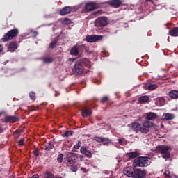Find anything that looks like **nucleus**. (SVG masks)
Returning a JSON list of instances; mask_svg holds the SVG:
<instances>
[{
	"mask_svg": "<svg viewBox=\"0 0 178 178\" xmlns=\"http://www.w3.org/2000/svg\"><path fill=\"white\" fill-rule=\"evenodd\" d=\"M84 66L88 67V69H91V63L87 59L77 60L73 69L74 74H83V73H87L88 70H86Z\"/></svg>",
	"mask_w": 178,
	"mask_h": 178,
	"instance_id": "f257e3e1",
	"label": "nucleus"
},
{
	"mask_svg": "<svg viewBox=\"0 0 178 178\" xmlns=\"http://www.w3.org/2000/svg\"><path fill=\"white\" fill-rule=\"evenodd\" d=\"M154 126H155V124L149 121H145L142 124L133 122L131 124V129L133 131H136V133L140 131V133H143V134H147V133L149 131V127H153Z\"/></svg>",
	"mask_w": 178,
	"mask_h": 178,
	"instance_id": "f03ea898",
	"label": "nucleus"
},
{
	"mask_svg": "<svg viewBox=\"0 0 178 178\" xmlns=\"http://www.w3.org/2000/svg\"><path fill=\"white\" fill-rule=\"evenodd\" d=\"M133 165L140 168H147V166H149V159L144 156L137 157L134 159Z\"/></svg>",
	"mask_w": 178,
	"mask_h": 178,
	"instance_id": "7ed1b4c3",
	"label": "nucleus"
},
{
	"mask_svg": "<svg viewBox=\"0 0 178 178\" xmlns=\"http://www.w3.org/2000/svg\"><path fill=\"white\" fill-rule=\"evenodd\" d=\"M171 147L170 146H168V145H159L156 147V151H158V152H160V154H161V156L162 158H163L164 159H169V158H170V151Z\"/></svg>",
	"mask_w": 178,
	"mask_h": 178,
	"instance_id": "20e7f679",
	"label": "nucleus"
},
{
	"mask_svg": "<svg viewBox=\"0 0 178 178\" xmlns=\"http://www.w3.org/2000/svg\"><path fill=\"white\" fill-rule=\"evenodd\" d=\"M19 34V29L15 28L13 29L10 30L2 38L1 41L3 42H6L12 40V38H15Z\"/></svg>",
	"mask_w": 178,
	"mask_h": 178,
	"instance_id": "39448f33",
	"label": "nucleus"
},
{
	"mask_svg": "<svg viewBox=\"0 0 178 178\" xmlns=\"http://www.w3.org/2000/svg\"><path fill=\"white\" fill-rule=\"evenodd\" d=\"M81 51H85L86 52H87V51H88V49L84 44H81L79 46L74 45L71 49L70 54L71 55H74L75 56H77L79 54H80Z\"/></svg>",
	"mask_w": 178,
	"mask_h": 178,
	"instance_id": "423d86ee",
	"label": "nucleus"
},
{
	"mask_svg": "<svg viewBox=\"0 0 178 178\" xmlns=\"http://www.w3.org/2000/svg\"><path fill=\"white\" fill-rule=\"evenodd\" d=\"M147 176V170L141 168H135L134 178H145Z\"/></svg>",
	"mask_w": 178,
	"mask_h": 178,
	"instance_id": "0eeeda50",
	"label": "nucleus"
},
{
	"mask_svg": "<svg viewBox=\"0 0 178 178\" xmlns=\"http://www.w3.org/2000/svg\"><path fill=\"white\" fill-rule=\"evenodd\" d=\"M102 35H89L86 38V42H97L98 41H101L102 40Z\"/></svg>",
	"mask_w": 178,
	"mask_h": 178,
	"instance_id": "6e6552de",
	"label": "nucleus"
},
{
	"mask_svg": "<svg viewBox=\"0 0 178 178\" xmlns=\"http://www.w3.org/2000/svg\"><path fill=\"white\" fill-rule=\"evenodd\" d=\"M96 24L99 27H105V26L108 25V18H106V17L97 18L96 20Z\"/></svg>",
	"mask_w": 178,
	"mask_h": 178,
	"instance_id": "1a4fd4ad",
	"label": "nucleus"
},
{
	"mask_svg": "<svg viewBox=\"0 0 178 178\" xmlns=\"http://www.w3.org/2000/svg\"><path fill=\"white\" fill-rule=\"evenodd\" d=\"M136 170V168H131V167H127L124 169L123 173L125 176H127V177H134V172Z\"/></svg>",
	"mask_w": 178,
	"mask_h": 178,
	"instance_id": "9d476101",
	"label": "nucleus"
},
{
	"mask_svg": "<svg viewBox=\"0 0 178 178\" xmlns=\"http://www.w3.org/2000/svg\"><path fill=\"white\" fill-rule=\"evenodd\" d=\"M81 154H83L86 158H92V153L88 150V147L82 146L80 149Z\"/></svg>",
	"mask_w": 178,
	"mask_h": 178,
	"instance_id": "9b49d317",
	"label": "nucleus"
},
{
	"mask_svg": "<svg viewBox=\"0 0 178 178\" xmlns=\"http://www.w3.org/2000/svg\"><path fill=\"white\" fill-rule=\"evenodd\" d=\"M99 8L98 4L94 3V2H90L86 4L85 9L86 12H91L92 10H94L95 9H97Z\"/></svg>",
	"mask_w": 178,
	"mask_h": 178,
	"instance_id": "f8f14e48",
	"label": "nucleus"
},
{
	"mask_svg": "<svg viewBox=\"0 0 178 178\" xmlns=\"http://www.w3.org/2000/svg\"><path fill=\"white\" fill-rule=\"evenodd\" d=\"M5 123H16L19 122V119L16 116L7 115L4 118Z\"/></svg>",
	"mask_w": 178,
	"mask_h": 178,
	"instance_id": "ddd939ff",
	"label": "nucleus"
},
{
	"mask_svg": "<svg viewBox=\"0 0 178 178\" xmlns=\"http://www.w3.org/2000/svg\"><path fill=\"white\" fill-rule=\"evenodd\" d=\"M81 113L83 118H87V116H90L92 113V112L91 111V108L87 107H83L81 109Z\"/></svg>",
	"mask_w": 178,
	"mask_h": 178,
	"instance_id": "4468645a",
	"label": "nucleus"
},
{
	"mask_svg": "<svg viewBox=\"0 0 178 178\" xmlns=\"http://www.w3.org/2000/svg\"><path fill=\"white\" fill-rule=\"evenodd\" d=\"M72 12V8L70 6L64 7L60 12L61 16H65V15H69Z\"/></svg>",
	"mask_w": 178,
	"mask_h": 178,
	"instance_id": "2eb2a0df",
	"label": "nucleus"
},
{
	"mask_svg": "<svg viewBox=\"0 0 178 178\" xmlns=\"http://www.w3.org/2000/svg\"><path fill=\"white\" fill-rule=\"evenodd\" d=\"M175 119V114L165 113L163 114V120H173Z\"/></svg>",
	"mask_w": 178,
	"mask_h": 178,
	"instance_id": "dca6fc26",
	"label": "nucleus"
},
{
	"mask_svg": "<svg viewBox=\"0 0 178 178\" xmlns=\"http://www.w3.org/2000/svg\"><path fill=\"white\" fill-rule=\"evenodd\" d=\"M8 49L10 51V52H15V51L17 49V43L15 42H10Z\"/></svg>",
	"mask_w": 178,
	"mask_h": 178,
	"instance_id": "f3484780",
	"label": "nucleus"
},
{
	"mask_svg": "<svg viewBox=\"0 0 178 178\" xmlns=\"http://www.w3.org/2000/svg\"><path fill=\"white\" fill-rule=\"evenodd\" d=\"M67 166L70 165H76V158L74 155L67 156Z\"/></svg>",
	"mask_w": 178,
	"mask_h": 178,
	"instance_id": "a211bd4d",
	"label": "nucleus"
},
{
	"mask_svg": "<svg viewBox=\"0 0 178 178\" xmlns=\"http://www.w3.org/2000/svg\"><path fill=\"white\" fill-rule=\"evenodd\" d=\"M168 97L172 99H177L178 98V91L177 90H170L168 93Z\"/></svg>",
	"mask_w": 178,
	"mask_h": 178,
	"instance_id": "6ab92c4d",
	"label": "nucleus"
},
{
	"mask_svg": "<svg viewBox=\"0 0 178 178\" xmlns=\"http://www.w3.org/2000/svg\"><path fill=\"white\" fill-rule=\"evenodd\" d=\"M149 101V97L147 95L141 96L138 98V102L139 104H145Z\"/></svg>",
	"mask_w": 178,
	"mask_h": 178,
	"instance_id": "aec40b11",
	"label": "nucleus"
},
{
	"mask_svg": "<svg viewBox=\"0 0 178 178\" xmlns=\"http://www.w3.org/2000/svg\"><path fill=\"white\" fill-rule=\"evenodd\" d=\"M169 34L171 37H178V27H175L169 31Z\"/></svg>",
	"mask_w": 178,
	"mask_h": 178,
	"instance_id": "412c9836",
	"label": "nucleus"
},
{
	"mask_svg": "<svg viewBox=\"0 0 178 178\" xmlns=\"http://www.w3.org/2000/svg\"><path fill=\"white\" fill-rule=\"evenodd\" d=\"M70 168H71V170L72 172H74V173L76 172H77L79 168H80V166H81V164L78 163V164H71L70 165Z\"/></svg>",
	"mask_w": 178,
	"mask_h": 178,
	"instance_id": "4be33fe9",
	"label": "nucleus"
},
{
	"mask_svg": "<svg viewBox=\"0 0 178 178\" xmlns=\"http://www.w3.org/2000/svg\"><path fill=\"white\" fill-rule=\"evenodd\" d=\"M146 118L148 120H154V119H156L157 115L154 113H148Z\"/></svg>",
	"mask_w": 178,
	"mask_h": 178,
	"instance_id": "5701e85b",
	"label": "nucleus"
},
{
	"mask_svg": "<svg viewBox=\"0 0 178 178\" xmlns=\"http://www.w3.org/2000/svg\"><path fill=\"white\" fill-rule=\"evenodd\" d=\"M158 86L156 84H146L145 85V90H155L157 88Z\"/></svg>",
	"mask_w": 178,
	"mask_h": 178,
	"instance_id": "b1692460",
	"label": "nucleus"
},
{
	"mask_svg": "<svg viewBox=\"0 0 178 178\" xmlns=\"http://www.w3.org/2000/svg\"><path fill=\"white\" fill-rule=\"evenodd\" d=\"M43 178H55V175L49 171H46L43 175Z\"/></svg>",
	"mask_w": 178,
	"mask_h": 178,
	"instance_id": "393cba45",
	"label": "nucleus"
},
{
	"mask_svg": "<svg viewBox=\"0 0 178 178\" xmlns=\"http://www.w3.org/2000/svg\"><path fill=\"white\" fill-rule=\"evenodd\" d=\"M51 149H54V144L52 142H49L45 145V151H51Z\"/></svg>",
	"mask_w": 178,
	"mask_h": 178,
	"instance_id": "a878e982",
	"label": "nucleus"
},
{
	"mask_svg": "<svg viewBox=\"0 0 178 178\" xmlns=\"http://www.w3.org/2000/svg\"><path fill=\"white\" fill-rule=\"evenodd\" d=\"M127 155L130 159H134V158H137V156H138V154H137V152H131L129 153H127Z\"/></svg>",
	"mask_w": 178,
	"mask_h": 178,
	"instance_id": "bb28decb",
	"label": "nucleus"
},
{
	"mask_svg": "<svg viewBox=\"0 0 178 178\" xmlns=\"http://www.w3.org/2000/svg\"><path fill=\"white\" fill-rule=\"evenodd\" d=\"M122 5L121 1H112V7L113 8H119Z\"/></svg>",
	"mask_w": 178,
	"mask_h": 178,
	"instance_id": "cd10ccee",
	"label": "nucleus"
},
{
	"mask_svg": "<svg viewBox=\"0 0 178 178\" xmlns=\"http://www.w3.org/2000/svg\"><path fill=\"white\" fill-rule=\"evenodd\" d=\"M43 62L44 63H52V62H54V58H52L51 57H45L43 59Z\"/></svg>",
	"mask_w": 178,
	"mask_h": 178,
	"instance_id": "c85d7f7f",
	"label": "nucleus"
},
{
	"mask_svg": "<svg viewBox=\"0 0 178 178\" xmlns=\"http://www.w3.org/2000/svg\"><path fill=\"white\" fill-rule=\"evenodd\" d=\"M109 101V97L108 96H104L100 99V102L102 104H106V102H108Z\"/></svg>",
	"mask_w": 178,
	"mask_h": 178,
	"instance_id": "c756f323",
	"label": "nucleus"
},
{
	"mask_svg": "<svg viewBox=\"0 0 178 178\" xmlns=\"http://www.w3.org/2000/svg\"><path fill=\"white\" fill-rule=\"evenodd\" d=\"M94 141H96L97 143H102L104 140V138L102 137H99V136H95L93 138Z\"/></svg>",
	"mask_w": 178,
	"mask_h": 178,
	"instance_id": "7c9ffc66",
	"label": "nucleus"
},
{
	"mask_svg": "<svg viewBox=\"0 0 178 178\" xmlns=\"http://www.w3.org/2000/svg\"><path fill=\"white\" fill-rule=\"evenodd\" d=\"M63 161V154H58L57 157V162L58 163H62Z\"/></svg>",
	"mask_w": 178,
	"mask_h": 178,
	"instance_id": "2f4dec72",
	"label": "nucleus"
},
{
	"mask_svg": "<svg viewBox=\"0 0 178 178\" xmlns=\"http://www.w3.org/2000/svg\"><path fill=\"white\" fill-rule=\"evenodd\" d=\"M69 136H73V131H67L63 134V137H69Z\"/></svg>",
	"mask_w": 178,
	"mask_h": 178,
	"instance_id": "473e14b6",
	"label": "nucleus"
},
{
	"mask_svg": "<svg viewBox=\"0 0 178 178\" xmlns=\"http://www.w3.org/2000/svg\"><path fill=\"white\" fill-rule=\"evenodd\" d=\"M13 134L15 138H19V137L21 136L20 131L19 130L15 131Z\"/></svg>",
	"mask_w": 178,
	"mask_h": 178,
	"instance_id": "72a5a7b5",
	"label": "nucleus"
},
{
	"mask_svg": "<svg viewBox=\"0 0 178 178\" xmlns=\"http://www.w3.org/2000/svg\"><path fill=\"white\" fill-rule=\"evenodd\" d=\"M56 40L51 42L49 44V48H51V49L56 48Z\"/></svg>",
	"mask_w": 178,
	"mask_h": 178,
	"instance_id": "f704fd0d",
	"label": "nucleus"
},
{
	"mask_svg": "<svg viewBox=\"0 0 178 178\" xmlns=\"http://www.w3.org/2000/svg\"><path fill=\"white\" fill-rule=\"evenodd\" d=\"M29 97H30L31 99H32L33 101H35V93L31 92L29 93Z\"/></svg>",
	"mask_w": 178,
	"mask_h": 178,
	"instance_id": "c9c22d12",
	"label": "nucleus"
},
{
	"mask_svg": "<svg viewBox=\"0 0 178 178\" xmlns=\"http://www.w3.org/2000/svg\"><path fill=\"white\" fill-rule=\"evenodd\" d=\"M63 24H70V23H72V20H70V19L68 18H65L63 22Z\"/></svg>",
	"mask_w": 178,
	"mask_h": 178,
	"instance_id": "e433bc0d",
	"label": "nucleus"
},
{
	"mask_svg": "<svg viewBox=\"0 0 178 178\" xmlns=\"http://www.w3.org/2000/svg\"><path fill=\"white\" fill-rule=\"evenodd\" d=\"M80 147H81V141L79 140L78 143L76 144L75 145H74V149H79V148H80Z\"/></svg>",
	"mask_w": 178,
	"mask_h": 178,
	"instance_id": "4c0bfd02",
	"label": "nucleus"
},
{
	"mask_svg": "<svg viewBox=\"0 0 178 178\" xmlns=\"http://www.w3.org/2000/svg\"><path fill=\"white\" fill-rule=\"evenodd\" d=\"M17 144L19 147H23L24 145V139L22 138L18 142Z\"/></svg>",
	"mask_w": 178,
	"mask_h": 178,
	"instance_id": "58836bf2",
	"label": "nucleus"
},
{
	"mask_svg": "<svg viewBox=\"0 0 178 178\" xmlns=\"http://www.w3.org/2000/svg\"><path fill=\"white\" fill-rule=\"evenodd\" d=\"M102 143L104 145H108V144H109V140L103 138V140L102 141Z\"/></svg>",
	"mask_w": 178,
	"mask_h": 178,
	"instance_id": "ea45409f",
	"label": "nucleus"
},
{
	"mask_svg": "<svg viewBox=\"0 0 178 178\" xmlns=\"http://www.w3.org/2000/svg\"><path fill=\"white\" fill-rule=\"evenodd\" d=\"M33 155H35V156H40V151L37 149H35L33 151Z\"/></svg>",
	"mask_w": 178,
	"mask_h": 178,
	"instance_id": "a19ab883",
	"label": "nucleus"
},
{
	"mask_svg": "<svg viewBox=\"0 0 178 178\" xmlns=\"http://www.w3.org/2000/svg\"><path fill=\"white\" fill-rule=\"evenodd\" d=\"M81 170H82L83 173H87V172H88V170L86 169L84 167L81 168Z\"/></svg>",
	"mask_w": 178,
	"mask_h": 178,
	"instance_id": "79ce46f5",
	"label": "nucleus"
},
{
	"mask_svg": "<svg viewBox=\"0 0 178 178\" xmlns=\"http://www.w3.org/2000/svg\"><path fill=\"white\" fill-rule=\"evenodd\" d=\"M102 54H103V55H104V56L105 57V56H108V55H109V54L108 53V51H102Z\"/></svg>",
	"mask_w": 178,
	"mask_h": 178,
	"instance_id": "37998d69",
	"label": "nucleus"
},
{
	"mask_svg": "<svg viewBox=\"0 0 178 178\" xmlns=\"http://www.w3.org/2000/svg\"><path fill=\"white\" fill-rule=\"evenodd\" d=\"M118 143H119L120 145H123V144H124L123 140L121 139H119Z\"/></svg>",
	"mask_w": 178,
	"mask_h": 178,
	"instance_id": "c03bdc74",
	"label": "nucleus"
},
{
	"mask_svg": "<svg viewBox=\"0 0 178 178\" xmlns=\"http://www.w3.org/2000/svg\"><path fill=\"white\" fill-rule=\"evenodd\" d=\"M5 129H3V128L2 127L0 126V134L3 133Z\"/></svg>",
	"mask_w": 178,
	"mask_h": 178,
	"instance_id": "a18cd8bd",
	"label": "nucleus"
},
{
	"mask_svg": "<svg viewBox=\"0 0 178 178\" xmlns=\"http://www.w3.org/2000/svg\"><path fill=\"white\" fill-rule=\"evenodd\" d=\"M32 178H40V176H38V175H34Z\"/></svg>",
	"mask_w": 178,
	"mask_h": 178,
	"instance_id": "49530a36",
	"label": "nucleus"
},
{
	"mask_svg": "<svg viewBox=\"0 0 178 178\" xmlns=\"http://www.w3.org/2000/svg\"><path fill=\"white\" fill-rule=\"evenodd\" d=\"M159 101H160V102H163H163H165V99L161 98V99H159Z\"/></svg>",
	"mask_w": 178,
	"mask_h": 178,
	"instance_id": "de8ad7c7",
	"label": "nucleus"
},
{
	"mask_svg": "<svg viewBox=\"0 0 178 178\" xmlns=\"http://www.w3.org/2000/svg\"><path fill=\"white\" fill-rule=\"evenodd\" d=\"M83 158H84V156L83 155H80L79 156V159L81 160V159H83Z\"/></svg>",
	"mask_w": 178,
	"mask_h": 178,
	"instance_id": "09e8293b",
	"label": "nucleus"
},
{
	"mask_svg": "<svg viewBox=\"0 0 178 178\" xmlns=\"http://www.w3.org/2000/svg\"><path fill=\"white\" fill-rule=\"evenodd\" d=\"M2 49H3V48L2 47V45H0V52H2Z\"/></svg>",
	"mask_w": 178,
	"mask_h": 178,
	"instance_id": "8fccbe9b",
	"label": "nucleus"
},
{
	"mask_svg": "<svg viewBox=\"0 0 178 178\" xmlns=\"http://www.w3.org/2000/svg\"><path fill=\"white\" fill-rule=\"evenodd\" d=\"M111 2H112V1H107V2H105V3H106V4H108V3L111 4Z\"/></svg>",
	"mask_w": 178,
	"mask_h": 178,
	"instance_id": "3c124183",
	"label": "nucleus"
},
{
	"mask_svg": "<svg viewBox=\"0 0 178 178\" xmlns=\"http://www.w3.org/2000/svg\"><path fill=\"white\" fill-rule=\"evenodd\" d=\"M33 33H34L35 35H37L38 34V33H37V31H34Z\"/></svg>",
	"mask_w": 178,
	"mask_h": 178,
	"instance_id": "603ef678",
	"label": "nucleus"
},
{
	"mask_svg": "<svg viewBox=\"0 0 178 178\" xmlns=\"http://www.w3.org/2000/svg\"><path fill=\"white\" fill-rule=\"evenodd\" d=\"M115 97H117V98H119V95H118V93L115 94Z\"/></svg>",
	"mask_w": 178,
	"mask_h": 178,
	"instance_id": "864d4df0",
	"label": "nucleus"
},
{
	"mask_svg": "<svg viewBox=\"0 0 178 178\" xmlns=\"http://www.w3.org/2000/svg\"><path fill=\"white\" fill-rule=\"evenodd\" d=\"M164 175H166V176H168V171H165V172H164Z\"/></svg>",
	"mask_w": 178,
	"mask_h": 178,
	"instance_id": "5fc2aeb1",
	"label": "nucleus"
},
{
	"mask_svg": "<svg viewBox=\"0 0 178 178\" xmlns=\"http://www.w3.org/2000/svg\"><path fill=\"white\" fill-rule=\"evenodd\" d=\"M1 115H2V113H0V117L1 116Z\"/></svg>",
	"mask_w": 178,
	"mask_h": 178,
	"instance_id": "6e6d98bb",
	"label": "nucleus"
},
{
	"mask_svg": "<svg viewBox=\"0 0 178 178\" xmlns=\"http://www.w3.org/2000/svg\"><path fill=\"white\" fill-rule=\"evenodd\" d=\"M145 1H152V0H145Z\"/></svg>",
	"mask_w": 178,
	"mask_h": 178,
	"instance_id": "4d7b16f0",
	"label": "nucleus"
},
{
	"mask_svg": "<svg viewBox=\"0 0 178 178\" xmlns=\"http://www.w3.org/2000/svg\"><path fill=\"white\" fill-rule=\"evenodd\" d=\"M112 1H119V0H112Z\"/></svg>",
	"mask_w": 178,
	"mask_h": 178,
	"instance_id": "13d9d810",
	"label": "nucleus"
},
{
	"mask_svg": "<svg viewBox=\"0 0 178 178\" xmlns=\"http://www.w3.org/2000/svg\"><path fill=\"white\" fill-rule=\"evenodd\" d=\"M57 95H56V94H55V97H56Z\"/></svg>",
	"mask_w": 178,
	"mask_h": 178,
	"instance_id": "bf43d9fd",
	"label": "nucleus"
}]
</instances>
